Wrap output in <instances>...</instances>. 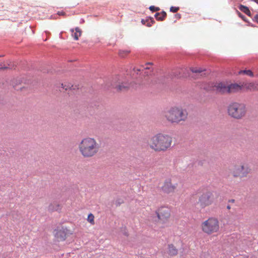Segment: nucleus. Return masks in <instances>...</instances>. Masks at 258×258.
<instances>
[{
    "label": "nucleus",
    "mask_w": 258,
    "mask_h": 258,
    "mask_svg": "<svg viewBox=\"0 0 258 258\" xmlns=\"http://www.w3.org/2000/svg\"><path fill=\"white\" fill-rule=\"evenodd\" d=\"M99 145L94 138L86 137L81 140L78 144V150L84 158H91L99 152Z\"/></svg>",
    "instance_id": "nucleus-1"
},
{
    "label": "nucleus",
    "mask_w": 258,
    "mask_h": 258,
    "mask_svg": "<svg viewBox=\"0 0 258 258\" xmlns=\"http://www.w3.org/2000/svg\"><path fill=\"white\" fill-rule=\"evenodd\" d=\"M172 143V139L170 136L160 133L152 137L148 144L155 152H164L171 147Z\"/></svg>",
    "instance_id": "nucleus-2"
},
{
    "label": "nucleus",
    "mask_w": 258,
    "mask_h": 258,
    "mask_svg": "<svg viewBox=\"0 0 258 258\" xmlns=\"http://www.w3.org/2000/svg\"><path fill=\"white\" fill-rule=\"evenodd\" d=\"M187 115L185 109L176 106L170 108L163 113V116L168 122L175 123L185 121Z\"/></svg>",
    "instance_id": "nucleus-3"
},
{
    "label": "nucleus",
    "mask_w": 258,
    "mask_h": 258,
    "mask_svg": "<svg viewBox=\"0 0 258 258\" xmlns=\"http://www.w3.org/2000/svg\"><path fill=\"white\" fill-rule=\"evenodd\" d=\"M246 105L243 103L233 102L228 107V113L232 118L239 119L244 117L246 113Z\"/></svg>",
    "instance_id": "nucleus-4"
},
{
    "label": "nucleus",
    "mask_w": 258,
    "mask_h": 258,
    "mask_svg": "<svg viewBox=\"0 0 258 258\" xmlns=\"http://www.w3.org/2000/svg\"><path fill=\"white\" fill-rule=\"evenodd\" d=\"M230 173L234 178H245L251 173L252 169L250 165L246 163L235 164L230 170Z\"/></svg>",
    "instance_id": "nucleus-5"
},
{
    "label": "nucleus",
    "mask_w": 258,
    "mask_h": 258,
    "mask_svg": "<svg viewBox=\"0 0 258 258\" xmlns=\"http://www.w3.org/2000/svg\"><path fill=\"white\" fill-rule=\"evenodd\" d=\"M219 228V222L215 218H209L202 224V230L208 234L217 232Z\"/></svg>",
    "instance_id": "nucleus-6"
},
{
    "label": "nucleus",
    "mask_w": 258,
    "mask_h": 258,
    "mask_svg": "<svg viewBox=\"0 0 258 258\" xmlns=\"http://www.w3.org/2000/svg\"><path fill=\"white\" fill-rule=\"evenodd\" d=\"M213 200L214 195L212 192L206 190L200 196L198 203L202 208H204L211 205Z\"/></svg>",
    "instance_id": "nucleus-7"
},
{
    "label": "nucleus",
    "mask_w": 258,
    "mask_h": 258,
    "mask_svg": "<svg viewBox=\"0 0 258 258\" xmlns=\"http://www.w3.org/2000/svg\"><path fill=\"white\" fill-rule=\"evenodd\" d=\"M170 216L169 211H154L151 220L155 222H164Z\"/></svg>",
    "instance_id": "nucleus-8"
},
{
    "label": "nucleus",
    "mask_w": 258,
    "mask_h": 258,
    "mask_svg": "<svg viewBox=\"0 0 258 258\" xmlns=\"http://www.w3.org/2000/svg\"><path fill=\"white\" fill-rule=\"evenodd\" d=\"M177 187V183H172L171 178H167L164 181L161 187L162 191L167 194L174 192Z\"/></svg>",
    "instance_id": "nucleus-9"
},
{
    "label": "nucleus",
    "mask_w": 258,
    "mask_h": 258,
    "mask_svg": "<svg viewBox=\"0 0 258 258\" xmlns=\"http://www.w3.org/2000/svg\"><path fill=\"white\" fill-rule=\"evenodd\" d=\"M112 86L117 91H122L127 89L130 87V84L127 82H123L119 78H116L113 81Z\"/></svg>",
    "instance_id": "nucleus-10"
},
{
    "label": "nucleus",
    "mask_w": 258,
    "mask_h": 258,
    "mask_svg": "<svg viewBox=\"0 0 258 258\" xmlns=\"http://www.w3.org/2000/svg\"><path fill=\"white\" fill-rule=\"evenodd\" d=\"M69 234V230L67 228L62 227L61 229L56 230L54 235L55 239L58 241H62L66 239Z\"/></svg>",
    "instance_id": "nucleus-11"
},
{
    "label": "nucleus",
    "mask_w": 258,
    "mask_h": 258,
    "mask_svg": "<svg viewBox=\"0 0 258 258\" xmlns=\"http://www.w3.org/2000/svg\"><path fill=\"white\" fill-rule=\"evenodd\" d=\"M214 90L221 94L229 93L228 85L224 83H219L214 86Z\"/></svg>",
    "instance_id": "nucleus-12"
},
{
    "label": "nucleus",
    "mask_w": 258,
    "mask_h": 258,
    "mask_svg": "<svg viewBox=\"0 0 258 258\" xmlns=\"http://www.w3.org/2000/svg\"><path fill=\"white\" fill-rule=\"evenodd\" d=\"M242 86L244 88L250 91H258V83H247L243 85Z\"/></svg>",
    "instance_id": "nucleus-13"
},
{
    "label": "nucleus",
    "mask_w": 258,
    "mask_h": 258,
    "mask_svg": "<svg viewBox=\"0 0 258 258\" xmlns=\"http://www.w3.org/2000/svg\"><path fill=\"white\" fill-rule=\"evenodd\" d=\"M242 85L240 86L237 84H232L229 85H228V89L229 90V93L238 92L242 89Z\"/></svg>",
    "instance_id": "nucleus-14"
},
{
    "label": "nucleus",
    "mask_w": 258,
    "mask_h": 258,
    "mask_svg": "<svg viewBox=\"0 0 258 258\" xmlns=\"http://www.w3.org/2000/svg\"><path fill=\"white\" fill-rule=\"evenodd\" d=\"M72 35L75 40H78L82 34V31L79 27H76L75 29H72Z\"/></svg>",
    "instance_id": "nucleus-15"
},
{
    "label": "nucleus",
    "mask_w": 258,
    "mask_h": 258,
    "mask_svg": "<svg viewBox=\"0 0 258 258\" xmlns=\"http://www.w3.org/2000/svg\"><path fill=\"white\" fill-rule=\"evenodd\" d=\"M168 253L171 256L176 255L178 253L177 249L172 244L168 245Z\"/></svg>",
    "instance_id": "nucleus-16"
},
{
    "label": "nucleus",
    "mask_w": 258,
    "mask_h": 258,
    "mask_svg": "<svg viewBox=\"0 0 258 258\" xmlns=\"http://www.w3.org/2000/svg\"><path fill=\"white\" fill-rule=\"evenodd\" d=\"M166 13L164 11L160 13H157L155 15V17L158 21H163L166 17Z\"/></svg>",
    "instance_id": "nucleus-17"
},
{
    "label": "nucleus",
    "mask_w": 258,
    "mask_h": 258,
    "mask_svg": "<svg viewBox=\"0 0 258 258\" xmlns=\"http://www.w3.org/2000/svg\"><path fill=\"white\" fill-rule=\"evenodd\" d=\"M239 9L240 11H241L246 15L248 16L250 15V12L247 7L243 5H240L239 7Z\"/></svg>",
    "instance_id": "nucleus-18"
},
{
    "label": "nucleus",
    "mask_w": 258,
    "mask_h": 258,
    "mask_svg": "<svg viewBox=\"0 0 258 258\" xmlns=\"http://www.w3.org/2000/svg\"><path fill=\"white\" fill-rule=\"evenodd\" d=\"M239 74H244L248 76L253 77V73L250 70H242L239 72Z\"/></svg>",
    "instance_id": "nucleus-19"
},
{
    "label": "nucleus",
    "mask_w": 258,
    "mask_h": 258,
    "mask_svg": "<svg viewBox=\"0 0 258 258\" xmlns=\"http://www.w3.org/2000/svg\"><path fill=\"white\" fill-rule=\"evenodd\" d=\"M94 215L92 214H90L88 216L87 220L91 224H94Z\"/></svg>",
    "instance_id": "nucleus-20"
},
{
    "label": "nucleus",
    "mask_w": 258,
    "mask_h": 258,
    "mask_svg": "<svg viewBox=\"0 0 258 258\" xmlns=\"http://www.w3.org/2000/svg\"><path fill=\"white\" fill-rule=\"evenodd\" d=\"M190 70L192 73H200L203 71V70L201 68H190Z\"/></svg>",
    "instance_id": "nucleus-21"
},
{
    "label": "nucleus",
    "mask_w": 258,
    "mask_h": 258,
    "mask_svg": "<svg viewBox=\"0 0 258 258\" xmlns=\"http://www.w3.org/2000/svg\"><path fill=\"white\" fill-rule=\"evenodd\" d=\"M130 53L129 51L127 50H119L118 54L121 57H124L125 55Z\"/></svg>",
    "instance_id": "nucleus-22"
},
{
    "label": "nucleus",
    "mask_w": 258,
    "mask_h": 258,
    "mask_svg": "<svg viewBox=\"0 0 258 258\" xmlns=\"http://www.w3.org/2000/svg\"><path fill=\"white\" fill-rule=\"evenodd\" d=\"M150 70V72H152V69L150 67H145V68H141L140 69H138V68H134V71L135 72H137V73H138V72H140L141 71H143V70Z\"/></svg>",
    "instance_id": "nucleus-23"
},
{
    "label": "nucleus",
    "mask_w": 258,
    "mask_h": 258,
    "mask_svg": "<svg viewBox=\"0 0 258 258\" xmlns=\"http://www.w3.org/2000/svg\"><path fill=\"white\" fill-rule=\"evenodd\" d=\"M121 231L125 236H127L128 235V232L125 227H122L121 229Z\"/></svg>",
    "instance_id": "nucleus-24"
},
{
    "label": "nucleus",
    "mask_w": 258,
    "mask_h": 258,
    "mask_svg": "<svg viewBox=\"0 0 258 258\" xmlns=\"http://www.w3.org/2000/svg\"><path fill=\"white\" fill-rule=\"evenodd\" d=\"M179 7H171L170 8V11L171 12L176 13L179 10Z\"/></svg>",
    "instance_id": "nucleus-25"
},
{
    "label": "nucleus",
    "mask_w": 258,
    "mask_h": 258,
    "mask_svg": "<svg viewBox=\"0 0 258 258\" xmlns=\"http://www.w3.org/2000/svg\"><path fill=\"white\" fill-rule=\"evenodd\" d=\"M149 9L151 11H153V12H156V11H159L160 10L159 8L153 6H150V8H149Z\"/></svg>",
    "instance_id": "nucleus-26"
},
{
    "label": "nucleus",
    "mask_w": 258,
    "mask_h": 258,
    "mask_svg": "<svg viewBox=\"0 0 258 258\" xmlns=\"http://www.w3.org/2000/svg\"><path fill=\"white\" fill-rule=\"evenodd\" d=\"M57 14L59 16H66V13L63 11L58 12Z\"/></svg>",
    "instance_id": "nucleus-27"
},
{
    "label": "nucleus",
    "mask_w": 258,
    "mask_h": 258,
    "mask_svg": "<svg viewBox=\"0 0 258 258\" xmlns=\"http://www.w3.org/2000/svg\"><path fill=\"white\" fill-rule=\"evenodd\" d=\"M253 20L258 23V15H255L253 17Z\"/></svg>",
    "instance_id": "nucleus-28"
},
{
    "label": "nucleus",
    "mask_w": 258,
    "mask_h": 258,
    "mask_svg": "<svg viewBox=\"0 0 258 258\" xmlns=\"http://www.w3.org/2000/svg\"><path fill=\"white\" fill-rule=\"evenodd\" d=\"M230 208H231V207H230L229 205H227V209H228V210H229Z\"/></svg>",
    "instance_id": "nucleus-29"
},
{
    "label": "nucleus",
    "mask_w": 258,
    "mask_h": 258,
    "mask_svg": "<svg viewBox=\"0 0 258 258\" xmlns=\"http://www.w3.org/2000/svg\"><path fill=\"white\" fill-rule=\"evenodd\" d=\"M142 23L143 24H145V20H142Z\"/></svg>",
    "instance_id": "nucleus-30"
},
{
    "label": "nucleus",
    "mask_w": 258,
    "mask_h": 258,
    "mask_svg": "<svg viewBox=\"0 0 258 258\" xmlns=\"http://www.w3.org/2000/svg\"><path fill=\"white\" fill-rule=\"evenodd\" d=\"M148 64L152 65V64H153V63H152V62H149V63H147L146 64V65H148Z\"/></svg>",
    "instance_id": "nucleus-31"
},
{
    "label": "nucleus",
    "mask_w": 258,
    "mask_h": 258,
    "mask_svg": "<svg viewBox=\"0 0 258 258\" xmlns=\"http://www.w3.org/2000/svg\"><path fill=\"white\" fill-rule=\"evenodd\" d=\"M186 75H180V77H186Z\"/></svg>",
    "instance_id": "nucleus-32"
},
{
    "label": "nucleus",
    "mask_w": 258,
    "mask_h": 258,
    "mask_svg": "<svg viewBox=\"0 0 258 258\" xmlns=\"http://www.w3.org/2000/svg\"><path fill=\"white\" fill-rule=\"evenodd\" d=\"M229 202L234 203V200H232L230 201Z\"/></svg>",
    "instance_id": "nucleus-33"
},
{
    "label": "nucleus",
    "mask_w": 258,
    "mask_h": 258,
    "mask_svg": "<svg viewBox=\"0 0 258 258\" xmlns=\"http://www.w3.org/2000/svg\"><path fill=\"white\" fill-rule=\"evenodd\" d=\"M255 3L258 4V0H253Z\"/></svg>",
    "instance_id": "nucleus-34"
},
{
    "label": "nucleus",
    "mask_w": 258,
    "mask_h": 258,
    "mask_svg": "<svg viewBox=\"0 0 258 258\" xmlns=\"http://www.w3.org/2000/svg\"><path fill=\"white\" fill-rule=\"evenodd\" d=\"M62 87L63 88H64V87L63 86V84H62Z\"/></svg>",
    "instance_id": "nucleus-35"
},
{
    "label": "nucleus",
    "mask_w": 258,
    "mask_h": 258,
    "mask_svg": "<svg viewBox=\"0 0 258 258\" xmlns=\"http://www.w3.org/2000/svg\"><path fill=\"white\" fill-rule=\"evenodd\" d=\"M8 68L7 67H6V68H2V69H7Z\"/></svg>",
    "instance_id": "nucleus-36"
}]
</instances>
